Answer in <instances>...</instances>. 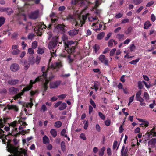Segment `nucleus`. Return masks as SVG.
I'll use <instances>...</instances> for the list:
<instances>
[{"instance_id": "obj_6", "label": "nucleus", "mask_w": 156, "mask_h": 156, "mask_svg": "<svg viewBox=\"0 0 156 156\" xmlns=\"http://www.w3.org/2000/svg\"><path fill=\"white\" fill-rule=\"evenodd\" d=\"M72 2L73 4L80 5V6L83 5H89L92 4L91 2L86 0H73Z\"/></svg>"}, {"instance_id": "obj_11", "label": "nucleus", "mask_w": 156, "mask_h": 156, "mask_svg": "<svg viewBox=\"0 0 156 156\" xmlns=\"http://www.w3.org/2000/svg\"><path fill=\"white\" fill-rule=\"evenodd\" d=\"M19 91L18 88L14 87H12L9 89V94L10 95L16 94Z\"/></svg>"}, {"instance_id": "obj_46", "label": "nucleus", "mask_w": 156, "mask_h": 156, "mask_svg": "<svg viewBox=\"0 0 156 156\" xmlns=\"http://www.w3.org/2000/svg\"><path fill=\"white\" fill-rule=\"evenodd\" d=\"M138 88L140 89H141L143 88V85L142 84V83L141 81H139L138 83Z\"/></svg>"}, {"instance_id": "obj_9", "label": "nucleus", "mask_w": 156, "mask_h": 156, "mask_svg": "<svg viewBox=\"0 0 156 156\" xmlns=\"http://www.w3.org/2000/svg\"><path fill=\"white\" fill-rule=\"evenodd\" d=\"M98 59L101 63L106 65H108V61L104 55L103 54L100 55Z\"/></svg>"}, {"instance_id": "obj_43", "label": "nucleus", "mask_w": 156, "mask_h": 156, "mask_svg": "<svg viewBox=\"0 0 156 156\" xmlns=\"http://www.w3.org/2000/svg\"><path fill=\"white\" fill-rule=\"evenodd\" d=\"M98 115L100 118L102 120H104L105 119V115L101 112H98Z\"/></svg>"}, {"instance_id": "obj_31", "label": "nucleus", "mask_w": 156, "mask_h": 156, "mask_svg": "<svg viewBox=\"0 0 156 156\" xmlns=\"http://www.w3.org/2000/svg\"><path fill=\"white\" fill-rule=\"evenodd\" d=\"M93 48L95 53H96L100 49V47L98 45L95 44V45L93 46Z\"/></svg>"}, {"instance_id": "obj_14", "label": "nucleus", "mask_w": 156, "mask_h": 156, "mask_svg": "<svg viewBox=\"0 0 156 156\" xmlns=\"http://www.w3.org/2000/svg\"><path fill=\"white\" fill-rule=\"evenodd\" d=\"M39 16V11L36 10L32 12L30 15V18L32 19L35 20L38 18Z\"/></svg>"}, {"instance_id": "obj_37", "label": "nucleus", "mask_w": 156, "mask_h": 156, "mask_svg": "<svg viewBox=\"0 0 156 156\" xmlns=\"http://www.w3.org/2000/svg\"><path fill=\"white\" fill-rule=\"evenodd\" d=\"M61 148L63 151H64L66 149L65 144L64 142L62 141L61 143Z\"/></svg>"}, {"instance_id": "obj_1", "label": "nucleus", "mask_w": 156, "mask_h": 156, "mask_svg": "<svg viewBox=\"0 0 156 156\" xmlns=\"http://www.w3.org/2000/svg\"><path fill=\"white\" fill-rule=\"evenodd\" d=\"M74 44V42L72 41H70L65 42V50L63 51V53L61 55V56L63 57H68L69 60V62L71 63L73 61V59L71 58L70 54L74 53L75 51L76 48L75 46H72Z\"/></svg>"}, {"instance_id": "obj_44", "label": "nucleus", "mask_w": 156, "mask_h": 156, "mask_svg": "<svg viewBox=\"0 0 156 156\" xmlns=\"http://www.w3.org/2000/svg\"><path fill=\"white\" fill-rule=\"evenodd\" d=\"M56 51V50H55L54 51L53 49H52V50L51 51V55L52 56V57H56L57 56V55H56L55 53V52Z\"/></svg>"}, {"instance_id": "obj_58", "label": "nucleus", "mask_w": 156, "mask_h": 156, "mask_svg": "<svg viewBox=\"0 0 156 156\" xmlns=\"http://www.w3.org/2000/svg\"><path fill=\"white\" fill-rule=\"evenodd\" d=\"M7 92V90L5 88H3L0 90V93L2 94H6Z\"/></svg>"}, {"instance_id": "obj_21", "label": "nucleus", "mask_w": 156, "mask_h": 156, "mask_svg": "<svg viewBox=\"0 0 156 156\" xmlns=\"http://www.w3.org/2000/svg\"><path fill=\"white\" fill-rule=\"evenodd\" d=\"M69 34L72 37L76 35L78 33V30H72L68 32Z\"/></svg>"}, {"instance_id": "obj_17", "label": "nucleus", "mask_w": 156, "mask_h": 156, "mask_svg": "<svg viewBox=\"0 0 156 156\" xmlns=\"http://www.w3.org/2000/svg\"><path fill=\"white\" fill-rule=\"evenodd\" d=\"M65 27V26L63 24H58L56 26H54V27L55 29L62 32L64 31V28Z\"/></svg>"}, {"instance_id": "obj_41", "label": "nucleus", "mask_w": 156, "mask_h": 156, "mask_svg": "<svg viewBox=\"0 0 156 156\" xmlns=\"http://www.w3.org/2000/svg\"><path fill=\"white\" fill-rule=\"evenodd\" d=\"M133 3L136 5L140 4L143 2V0H133Z\"/></svg>"}, {"instance_id": "obj_4", "label": "nucleus", "mask_w": 156, "mask_h": 156, "mask_svg": "<svg viewBox=\"0 0 156 156\" xmlns=\"http://www.w3.org/2000/svg\"><path fill=\"white\" fill-rule=\"evenodd\" d=\"M8 118H4L3 119L2 118H0V139L3 138L5 136V134H4L5 133L1 128H3L5 126L4 124L6 123Z\"/></svg>"}, {"instance_id": "obj_45", "label": "nucleus", "mask_w": 156, "mask_h": 156, "mask_svg": "<svg viewBox=\"0 0 156 156\" xmlns=\"http://www.w3.org/2000/svg\"><path fill=\"white\" fill-rule=\"evenodd\" d=\"M117 37L118 38L119 40V41H121L122 39L124 38V35L123 34H118L117 35Z\"/></svg>"}, {"instance_id": "obj_29", "label": "nucleus", "mask_w": 156, "mask_h": 156, "mask_svg": "<svg viewBox=\"0 0 156 156\" xmlns=\"http://www.w3.org/2000/svg\"><path fill=\"white\" fill-rule=\"evenodd\" d=\"M90 15V14L89 13H87L85 15H83L82 17V19L83 20L82 23L84 24L85 23V21L86 20L87 18Z\"/></svg>"}, {"instance_id": "obj_15", "label": "nucleus", "mask_w": 156, "mask_h": 156, "mask_svg": "<svg viewBox=\"0 0 156 156\" xmlns=\"http://www.w3.org/2000/svg\"><path fill=\"white\" fill-rule=\"evenodd\" d=\"M10 68L12 71L15 72L19 69L20 66L18 64L13 63L11 65Z\"/></svg>"}, {"instance_id": "obj_42", "label": "nucleus", "mask_w": 156, "mask_h": 156, "mask_svg": "<svg viewBox=\"0 0 156 156\" xmlns=\"http://www.w3.org/2000/svg\"><path fill=\"white\" fill-rule=\"evenodd\" d=\"M33 103L31 101L30 103H26V104L25 105V106L24 105L23 106L26 107L27 108H28L30 107V108H31L32 107V106H33Z\"/></svg>"}, {"instance_id": "obj_5", "label": "nucleus", "mask_w": 156, "mask_h": 156, "mask_svg": "<svg viewBox=\"0 0 156 156\" xmlns=\"http://www.w3.org/2000/svg\"><path fill=\"white\" fill-rule=\"evenodd\" d=\"M30 88L31 87L30 86L24 88L20 92L18 93L13 97L14 100H16L19 98H21V96L23 95L24 93L30 90Z\"/></svg>"}, {"instance_id": "obj_35", "label": "nucleus", "mask_w": 156, "mask_h": 156, "mask_svg": "<svg viewBox=\"0 0 156 156\" xmlns=\"http://www.w3.org/2000/svg\"><path fill=\"white\" fill-rule=\"evenodd\" d=\"M102 1L99 0H96L95 2V8H97L102 3Z\"/></svg>"}, {"instance_id": "obj_53", "label": "nucleus", "mask_w": 156, "mask_h": 156, "mask_svg": "<svg viewBox=\"0 0 156 156\" xmlns=\"http://www.w3.org/2000/svg\"><path fill=\"white\" fill-rule=\"evenodd\" d=\"M107 153L108 156H111L112 154L111 148L109 147H108L107 149Z\"/></svg>"}, {"instance_id": "obj_16", "label": "nucleus", "mask_w": 156, "mask_h": 156, "mask_svg": "<svg viewBox=\"0 0 156 156\" xmlns=\"http://www.w3.org/2000/svg\"><path fill=\"white\" fill-rule=\"evenodd\" d=\"M42 25L40 26L37 29L35 30L37 34V35L38 36H41L42 35V32L43 31L42 29L44 28V26H45V27H46V26L44 25L43 27H42Z\"/></svg>"}, {"instance_id": "obj_57", "label": "nucleus", "mask_w": 156, "mask_h": 156, "mask_svg": "<svg viewBox=\"0 0 156 156\" xmlns=\"http://www.w3.org/2000/svg\"><path fill=\"white\" fill-rule=\"evenodd\" d=\"M41 110H42L43 112H44L47 109L46 106L44 105H42L41 108Z\"/></svg>"}, {"instance_id": "obj_34", "label": "nucleus", "mask_w": 156, "mask_h": 156, "mask_svg": "<svg viewBox=\"0 0 156 156\" xmlns=\"http://www.w3.org/2000/svg\"><path fill=\"white\" fill-rule=\"evenodd\" d=\"M105 150V148L104 147H103L101 149L99 153V155L100 156H103L104 155Z\"/></svg>"}, {"instance_id": "obj_62", "label": "nucleus", "mask_w": 156, "mask_h": 156, "mask_svg": "<svg viewBox=\"0 0 156 156\" xmlns=\"http://www.w3.org/2000/svg\"><path fill=\"white\" fill-rule=\"evenodd\" d=\"M28 52L30 54H33L34 53V50L32 48H29L28 49Z\"/></svg>"}, {"instance_id": "obj_38", "label": "nucleus", "mask_w": 156, "mask_h": 156, "mask_svg": "<svg viewBox=\"0 0 156 156\" xmlns=\"http://www.w3.org/2000/svg\"><path fill=\"white\" fill-rule=\"evenodd\" d=\"M144 98L146 100H148L149 98V96L148 93L147 92H144Z\"/></svg>"}, {"instance_id": "obj_55", "label": "nucleus", "mask_w": 156, "mask_h": 156, "mask_svg": "<svg viewBox=\"0 0 156 156\" xmlns=\"http://www.w3.org/2000/svg\"><path fill=\"white\" fill-rule=\"evenodd\" d=\"M80 138L84 140H85L86 139V137L85 136V134L83 133H82L80 134Z\"/></svg>"}, {"instance_id": "obj_60", "label": "nucleus", "mask_w": 156, "mask_h": 156, "mask_svg": "<svg viewBox=\"0 0 156 156\" xmlns=\"http://www.w3.org/2000/svg\"><path fill=\"white\" fill-rule=\"evenodd\" d=\"M95 13L97 14V15H99L101 13V10L98 9L97 8H95Z\"/></svg>"}, {"instance_id": "obj_51", "label": "nucleus", "mask_w": 156, "mask_h": 156, "mask_svg": "<svg viewBox=\"0 0 156 156\" xmlns=\"http://www.w3.org/2000/svg\"><path fill=\"white\" fill-rule=\"evenodd\" d=\"M137 101L140 102V103L143 102L144 99L141 97H139L138 98H136Z\"/></svg>"}, {"instance_id": "obj_56", "label": "nucleus", "mask_w": 156, "mask_h": 156, "mask_svg": "<svg viewBox=\"0 0 156 156\" xmlns=\"http://www.w3.org/2000/svg\"><path fill=\"white\" fill-rule=\"evenodd\" d=\"M90 103L93 106L94 108H96V105L95 102L92 99H90Z\"/></svg>"}, {"instance_id": "obj_3", "label": "nucleus", "mask_w": 156, "mask_h": 156, "mask_svg": "<svg viewBox=\"0 0 156 156\" xmlns=\"http://www.w3.org/2000/svg\"><path fill=\"white\" fill-rule=\"evenodd\" d=\"M36 81H41L43 84V87L44 89L43 92H45L48 88V84L49 82L47 77L46 73H44L41 75L39 76L36 78Z\"/></svg>"}, {"instance_id": "obj_52", "label": "nucleus", "mask_w": 156, "mask_h": 156, "mask_svg": "<svg viewBox=\"0 0 156 156\" xmlns=\"http://www.w3.org/2000/svg\"><path fill=\"white\" fill-rule=\"evenodd\" d=\"M116 51V49L114 48L111 50L110 52V56H112L115 54V51Z\"/></svg>"}, {"instance_id": "obj_48", "label": "nucleus", "mask_w": 156, "mask_h": 156, "mask_svg": "<svg viewBox=\"0 0 156 156\" xmlns=\"http://www.w3.org/2000/svg\"><path fill=\"white\" fill-rule=\"evenodd\" d=\"M132 30V27H129L128 28L127 30L125 32V33L126 34H128L131 32Z\"/></svg>"}, {"instance_id": "obj_12", "label": "nucleus", "mask_w": 156, "mask_h": 156, "mask_svg": "<svg viewBox=\"0 0 156 156\" xmlns=\"http://www.w3.org/2000/svg\"><path fill=\"white\" fill-rule=\"evenodd\" d=\"M128 149L127 147H125L124 145H123L121 151V154L122 156H127Z\"/></svg>"}, {"instance_id": "obj_10", "label": "nucleus", "mask_w": 156, "mask_h": 156, "mask_svg": "<svg viewBox=\"0 0 156 156\" xmlns=\"http://www.w3.org/2000/svg\"><path fill=\"white\" fill-rule=\"evenodd\" d=\"M61 81L60 80L56 81L51 82L50 83V88H55L58 86L61 83Z\"/></svg>"}, {"instance_id": "obj_28", "label": "nucleus", "mask_w": 156, "mask_h": 156, "mask_svg": "<svg viewBox=\"0 0 156 156\" xmlns=\"http://www.w3.org/2000/svg\"><path fill=\"white\" fill-rule=\"evenodd\" d=\"M62 126V123L60 121H57L55 123L54 126L55 127L59 128Z\"/></svg>"}, {"instance_id": "obj_27", "label": "nucleus", "mask_w": 156, "mask_h": 156, "mask_svg": "<svg viewBox=\"0 0 156 156\" xmlns=\"http://www.w3.org/2000/svg\"><path fill=\"white\" fill-rule=\"evenodd\" d=\"M43 141L44 144H46L49 143V140L47 136L45 135L43 138Z\"/></svg>"}, {"instance_id": "obj_40", "label": "nucleus", "mask_w": 156, "mask_h": 156, "mask_svg": "<svg viewBox=\"0 0 156 156\" xmlns=\"http://www.w3.org/2000/svg\"><path fill=\"white\" fill-rule=\"evenodd\" d=\"M38 81H36V79L33 82L32 80H31L30 81V85H27V86L26 87H27L28 86H30V87H31V88L30 89V90H31V89L32 88V87H33V84L34 83H36V82H37Z\"/></svg>"}, {"instance_id": "obj_2", "label": "nucleus", "mask_w": 156, "mask_h": 156, "mask_svg": "<svg viewBox=\"0 0 156 156\" xmlns=\"http://www.w3.org/2000/svg\"><path fill=\"white\" fill-rule=\"evenodd\" d=\"M11 141L10 140H8L7 147H8L9 151L13 154V156H23V154L25 156L27 155V152L24 150L19 151L18 147H16L11 144Z\"/></svg>"}, {"instance_id": "obj_7", "label": "nucleus", "mask_w": 156, "mask_h": 156, "mask_svg": "<svg viewBox=\"0 0 156 156\" xmlns=\"http://www.w3.org/2000/svg\"><path fill=\"white\" fill-rule=\"evenodd\" d=\"M58 41V37L53 38L52 41H50L48 44V48L49 49L55 48Z\"/></svg>"}, {"instance_id": "obj_54", "label": "nucleus", "mask_w": 156, "mask_h": 156, "mask_svg": "<svg viewBox=\"0 0 156 156\" xmlns=\"http://www.w3.org/2000/svg\"><path fill=\"white\" fill-rule=\"evenodd\" d=\"M123 14H122L119 13L117 14H116L115 17L117 19L120 18L122 17L123 16Z\"/></svg>"}, {"instance_id": "obj_63", "label": "nucleus", "mask_w": 156, "mask_h": 156, "mask_svg": "<svg viewBox=\"0 0 156 156\" xmlns=\"http://www.w3.org/2000/svg\"><path fill=\"white\" fill-rule=\"evenodd\" d=\"M112 34V33H109L107 35L106 37H105V40L106 41L108 40L111 37Z\"/></svg>"}, {"instance_id": "obj_8", "label": "nucleus", "mask_w": 156, "mask_h": 156, "mask_svg": "<svg viewBox=\"0 0 156 156\" xmlns=\"http://www.w3.org/2000/svg\"><path fill=\"white\" fill-rule=\"evenodd\" d=\"M11 53L13 55H18L20 51L19 49V46L17 45H13L12 46Z\"/></svg>"}, {"instance_id": "obj_32", "label": "nucleus", "mask_w": 156, "mask_h": 156, "mask_svg": "<svg viewBox=\"0 0 156 156\" xmlns=\"http://www.w3.org/2000/svg\"><path fill=\"white\" fill-rule=\"evenodd\" d=\"M5 19L3 17H0V27L2 26L5 23Z\"/></svg>"}, {"instance_id": "obj_30", "label": "nucleus", "mask_w": 156, "mask_h": 156, "mask_svg": "<svg viewBox=\"0 0 156 156\" xmlns=\"http://www.w3.org/2000/svg\"><path fill=\"white\" fill-rule=\"evenodd\" d=\"M118 144V142L116 140H115L113 144V150L115 149L116 147H117L116 150H117L119 148V144L118 146L117 147V145Z\"/></svg>"}, {"instance_id": "obj_64", "label": "nucleus", "mask_w": 156, "mask_h": 156, "mask_svg": "<svg viewBox=\"0 0 156 156\" xmlns=\"http://www.w3.org/2000/svg\"><path fill=\"white\" fill-rule=\"evenodd\" d=\"M130 49L132 51H134L135 49V46L134 44H133L130 46Z\"/></svg>"}, {"instance_id": "obj_19", "label": "nucleus", "mask_w": 156, "mask_h": 156, "mask_svg": "<svg viewBox=\"0 0 156 156\" xmlns=\"http://www.w3.org/2000/svg\"><path fill=\"white\" fill-rule=\"evenodd\" d=\"M154 131L155 128H154L149 132H147L146 134H148L149 138H152L154 136H156V133Z\"/></svg>"}, {"instance_id": "obj_23", "label": "nucleus", "mask_w": 156, "mask_h": 156, "mask_svg": "<svg viewBox=\"0 0 156 156\" xmlns=\"http://www.w3.org/2000/svg\"><path fill=\"white\" fill-rule=\"evenodd\" d=\"M28 62L31 65H33L35 62V59L33 55L29 56L28 58Z\"/></svg>"}, {"instance_id": "obj_61", "label": "nucleus", "mask_w": 156, "mask_h": 156, "mask_svg": "<svg viewBox=\"0 0 156 156\" xmlns=\"http://www.w3.org/2000/svg\"><path fill=\"white\" fill-rule=\"evenodd\" d=\"M41 57L40 56H37L36 57L35 62L37 64H38L39 63Z\"/></svg>"}, {"instance_id": "obj_39", "label": "nucleus", "mask_w": 156, "mask_h": 156, "mask_svg": "<svg viewBox=\"0 0 156 156\" xmlns=\"http://www.w3.org/2000/svg\"><path fill=\"white\" fill-rule=\"evenodd\" d=\"M32 46L33 48L35 49L37 46V42L35 41L32 43Z\"/></svg>"}, {"instance_id": "obj_24", "label": "nucleus", "mask_w": 156, "mask_h": 156, "mask_svg": "<svg viewBox=\"0 0 156 156\" xmlns=\"http://www.w3.org/2000/svg\"><path fill=\"white\" fill-rule=\"evenodd\" d=\"M105 35V33L104 32H101L98 34L97 36V39L98 40L102 39Z\"/></svg>"}, {"instance_id": "obj_22", "label": "nucleus", "mask_w": 156, "mask_h": 156, "mask_svg": "<svg viewBox=\"0 0 156 156\" xmlns=\"http://www.w3.org/2000/svg\"><path fill=\"white\" fill-rule=\"evenodd\" d=\"M21 62L23 63V65H24V69L25 70L27 69L30 66V63H28L27 60H23L21 61Z\"/></svg>"}, {"instance_id": "obj_50", "label": "nucleus", "mask_w": 156, "mask_h": 156, "mask_svg": "<svg viewBox=\"0 0 156 156\" xmlns=\"http://www.w3.org/2000/svg\"><path fill=\"white\" fill-rule=\"evenodd\" d=\"M113 39H110L108 41V46L109 47H111L112 46L113 44Z\"/></svg>"}, {"instance_id": "obj_59", "label": "nucleus", "mask_w": 156, "mask_h": 156, "mask_svg": "<svg viewBox=\"0 0 156 156\" xmlns=\"http://www.w3.org/2000/svg\"><path fill=\"white\" fill-rule=\"evenodd\" d=\"M154 1H151L148 2L146 6L147 7H149L151 6L152 5H153L154 4Z\"/></svg>"}, {"instance_id": "obj_33", "label": "nucleus", "mask_w": 156, "mask_h": 156, "mask_svg": "<svg viewBox=\"0 0 156 156\" xmlns=\"http://www.w3.org/2000/svg\"><path fill=\"white\" fill-rule=\"evenodd\" d=\"M5 12H6L7 14L9 15H11L13 12L12 9L10 8H6Z\"/></svg>"}, {"instance_id": "obj_36", "label": "nucleus", "mask_w": 156, "mask_h": 156, "mask_svg": "<svg viewBox=\"0 0 156 156\" xmlns=\"http://www.w3.org/2000/svg\"><path fill=\"white\" fill-rule=\"evenodd\" d=\"M140 59L138 58L135 60H133L130 62L129 63L131 64L136 65L139 61Z\"/></svg>"}, {"instance_id": "obj_13", "label": "nucleus", "mask_w": 156, "mask_h": 156, "mask_svg": "<svg viewBox=\"0 0 156 156\" xmlns=\"http://www.w3.org/2000/svg\"><path fill=\"white\" fill-rule=\"evenodd\" d=\"M20 82V80L18 79H11L9 80L8 81V83L11 85H15L19 84Z\"/></svg>"}, {"instance_id": "obj_18", "label": "nucleus", "mask_w": 156, "mask_h": 156, "mask_svg": "<svg viewBox=\"0 0 156 156\" xmlns=\"http://www.w3.org/2000/svg\"><path fill=\"white\" fill-rule=\"evenodd\" d=\"M7 107H8V109L9 110H13L16 112H17L19 110L18 107L15 105H10L9 104H7Z\"/></svg>"}, {"instance_id": "obj_26", "label": "nucleus", "mask_w": 156, "mask_h": 156, "mask_svg": "<svg viewBox=\"0 0 156 156\" xmlns=\"http://www.w3.org/2000/svg\"><path fill=\"white\" fill-rule=\"evenodd\" d=\"M66 104L65 103H63L61 104L59 108L60 110H62L65 109L66 107Z\"/></svg>"}, {"instance_id": "obj_20", "label": "nucleus", "mask_w": 156, "mask_h": 156, "mask_svg": "<svg viewBox=\"0 0 156 156\" xmlns=\"http://www.w3.org/2000/svg\"><path fill=\"white\" fill-rule=\"evenodd\" d=\"M156 143V138H153L148 142V145L150 147H154Z\"/></svg>"}, {"instance_id": "obj_47", "label": "nucleus", "mask_w": 156, "mask_h": 156, "mask_svg": "<svg viewBox=\"0 0 156 156\" xmlns=\"http://www.w3.org/2000/svg\"><path fill=\"white\" fill-rule=\"evenodd\" d=\"M149 122L147 121L143 123L140 124L141 126L142 127H147L148 126Z\"/></svg>"}, {"instance_id": "obj_25", "label": "nucleus", "mask_w": 156, "mask_h": 156, "mask_svg": "<svg viewBox=\"0 0 156 156\" xmlns=\"http://www.w3.org/2000/svg\"><path fill=\"white\" fill-rule=\"evenodd\" d=\"M50 133L54 137H55L57 135V132L54 129H52L50 131Z\"/></svg>"}, {"instance_id": "obj_49", "label": "nucleus", "mask_w": 156, "mask_h": 156, "mask_svg": "<svg viewBox=\"0 0 156 156\" xmlns=\"http://www.w3.org/2000/svg\"><path fill=\"white\" fill-rule=\"evenodd\" d=\"M37 52L38 54H42L44 52V50L43 48H38Z\"/></svg>"}]
</instances>
